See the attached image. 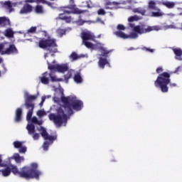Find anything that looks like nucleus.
Masks as SVG:
<instances>
[{
	"label": "nucleus",
	"instance_id": "nucleus-3",
	"mask_svg": "<svg viewBox=\"0 0 182 182\" xmlns=\"http://www.w3.org/2000/svg\"><path fill=\"white\" fill-rule=\"evenodd\" d=\"M81 38L82 39V45H85L88 49L91 50H97L102 53V56H107L109 53V50L105 47V44L102 43H97L93 44L90 41H95V34L90 31H85L81 33Z\"/></svg>",
	"mask_w": 182,
	"mask_h": 182
},
{
	"label": "nucleus",
	"instance_id": "nucleus-45",
	"mask_svg": "<svg viewBox=\"0 0 182 182\" xmlns=\"http://www.w3.org/2000/svg\"><path fill=\"white\" fill-rule=\"evenodd\" d=\"M98 15H105L106 11L103 9H100L97 11Z\"/></svg>",
	"mask_w": 182,
	"mask_h": 182
},
{
	"label": "nucleus",
	"instance_id": "nucleus-15",
	"mask_svg": "<svg viewBox=\"0 0 182 182\" xmlns=\"http://www.w3.org/2000/svg\"><path fill=\"white\" fill-rule=\"evenodd\" d=\"M24 2L26 4H34V2H36L37 4H46L48 6H50V8H53V9H56V4H54L49 1H46L45 0H25Z\"/></svg>",
	"mask_w": 182,
	"mask_h": 182
},
{
	"label": "nucleus",
	"instance_id": "nucleus-31",
	"mask_svg": "<svg viewBox=\"0 0 182 182\" xmlns=\"http://www.w3.org/2000/svg\"><path fill=\"white\" fill-rule=\"evenodd\" d=\"M142 18H141L137 15H134V16H132L129 17L128 22H134V21H140Z\"/></svg>",
	"mask_w": 182,
	"mask_h": 182
},
{
	"label": "nucleus",
	"instance_id": "nucleus-48",
	"mask_svg": "<svg viewBox=\"0 0 182 182\" xmlns=\"http://www.w3.org/2000/svg\"><path fill=\"white\" fill-rule=\"evenodd\" d=\"M87 8H92V1H87Z\"/></svg>",
	"mask_w": 182,
	"mask_h": 182
},
{
	"label": "nucleus",
	"instance_id": "nucleus-40",
	"mask_svg": "<svg viewBox=\"0 0 182 182\" xmlns=\"http://www.w3.org/2000/svg\"><path fill=\"white\" fill-rule=\"evenodd\" d=\"M70 59H73V60H76V59H79V55H77V54H76L75 53H73L70 55Z\"/></svg>",
	"mask_w": 182,
	"mask_h": 182
},
{
	"label": "nucleus",
	"instance_id": "nucleus-30",
	"mask_svg": "<svg viewBox=\"0 0 182 182\" xmlns=\"http://www.w3.org/2000/svg\"><path fill=\"white\" fill-rule=\"evenodd\" d=\"M57 19H63V21H65L67 23H69L72 21L70 17H67L65 14H60Z\"/></svg>",
	"mask_w": 182,
	"mask_h": 182
},
{
	"label": "nucleus",
	"instance_id": "nucleus-13",
	"mask_svg": "<svg viewBox=\"0 0 182 182\" xmlns=\"http://www.w3.org/2000/svg\"><path fill=\"white\" fill-rule=\"evenodd\" d=\"M9 168L10 171H11L14 176H18V177H21V178H25L26 166L22 168L21 171H19L18 167L15 165H9Z\"/></svg>",
	"mask_w": 182,
	"mask_h": 182
},
{
	"label": "nucleus",
	"instance_id": "nucleus-50",
	"mask_svg": "<svg viewBox=\"0 0 182 182\" xmlns=\"http://www.w3.org/2000/svg\"><path fill=\"white\" fill-rule=\"evenodd\" d=\"M181 69V67H178L176 68V69L175 70V71L173 72V73H177Z\"/></svg>",
	"mask_w": 182,
	"mask_h": 182
},
{
	"label": "nucleus",
	"instance_id": "nucleus-52",
	"mask_svg": "<svg viewBox=\"0 0 182 182\" xmlns=\"http://www.w3.org/2000/svg\"><path fill=\"white\" fill-rule=\"evenodd\" d=\"M44 58L46 59V58H48V54H45Z\"/></svg>",
	"mask_w": 182,
	"mask_h": 182
},
{
	"label": "nucleus",
	"instance_id": "nucleus-33",
	"mask_svg": "<svg viewBox=\"0 0 182 182\" xmlns=\"http://www.w3.org/2000/svg\"><path fill=\"white\" fill-rule=\"evenodd\" d=\"M0 25H11V22L6 17H0Z\"/></svg>",
	"mask_w": 182,
	"mask_h": 182
},
{
	"label": "nucleus",
	"instance_id": "nucleus-42",
	"mask_svg": "<svg viewBox=\"0 0 182 182\" xmlns=\"http://www.w3.org/2000/svg\"><path fill=\"white\" fill-rule=\"evenodd\" d=\"M66 31L63 30V29H58L57 30V33H58V35L60 36H63V35H65Z\"/></svg>",
	"mask_w": 182,
	"mask_h": 182
},
{
	"label": "nucleus",
	"instance_id": "nucleus-47",
	"mask_svg": "<svg viewBox=\"0 0 182 182\" xmlns=\"http://www.w3.org/2000/svg\"><path fill=\"white\" fill-rule=\"evenodd\" d=\"M163 70H164L163 69V68L159 67V68H156V73H158L159 75H160V73H161V72H163Z\"/></svg>",
	"mask_w": 182,
	"mask_h": 182
},
{
	"label": "nucleus",
	"instance_id": "nucleus-38",
	"mask_svg": "<svg viewBox=\"0 0 182 182\" xmlns=\"http://www.w3.org/2000/svg\"><path fill=\"white\" fill-rule=\"evenodd\" d=\"M75 73V71L73 70H70L68 71V74L65 75V79H70L72 77V75Z\"/></svg>",
	"mask_w": 182,
	"mask_h": 182
},
{
	"label": "nucleus",
	"instance_id": "nucleus-34",
	"mask_svg": "<svg viewBox=\"0 0 182 182\" xmlns=\"http://www.w3.org/2000/svg\"><path fill=\"white\" fill-rule=\"evenodd\" d=\"M105 8L107 9H113L114 8V2L107 1Z\"/></svg>",
	"mask_w": 182,
	"mask_h": 182
},
{
	"label": "nucleus",
	"instance_id": "nucleus-56",
	"mask_svg": "<svg viewBox=\"0 0 182 182\" xmlns=\"http://www.w3.org/2000/svg\"><path fill=\"white\" fill-rule=\"evenodd\" d=\"M0 77H1V71H0Z\"/></svg>",
	"mask_w": 182,
	"mask_h": 182
},
{
	"label": "nucleus",
	"instance_id": "nucleus-17",
	"mask_svg": "<svg viewBox=\"0 0 182 182\" xmlns=\"http://www.w3.org/2000/svg\"><path fill=\"white\" fill-rule=\"evenodd\" d=\"M22 4V1L17 3H11V1H5L4 6L6 9H8L9 12H12L14 9L12 6H18V5Z\"/></svg>",
	"mask_w": 182,
	"mask_h": 182
},
{
	"label": "nucleus",
	"instance_id": "nucleus-54",
	"mask_svg": "<svg viewBox=\"0 0 182 182\" xmlns=\"http://www.w3.org/2000/svg\"><path fill=\"white\" fill-rule=\"evenodd\" d=\"M102 36V35H99L98 36H97V38H100Z\"/></svg>",
	"mask_w": 182,
	"mask_h": 182
},
{
	"label": "nucleus",
	"instance_id": "nucleus-24",
	"mask_svg": "<svg viewBox=\"0 0 182 182\" xmlns=\"http://www.w3.org/2000/svg\"><path fill=\"white\" fill-rule=\"evenodd\" d=\"M161 5H164V6H166L168 8V9H173L174 6H176V3L174 1H161Z\"/></svg>",
	"mask_w": 182,
	"mask_h": 182
},
{
	"label": "nucleus",
	"instance_id": "nucleus-25",
	"mask_svg": "<svg viewBox=\"0 0 182 182\" xmlns=\"http://www.w3.org/2000/svg\"><path fill=\"white\" fill-rule=\"evenodd\" d=\"M132 12H134V14H140V15H142V16H146L147 11H146L144 9H142L141 7H139L134 9Z\"/></svg>",
	"mask_w": 182,
	"mask_h": 182
},
{
	"label": "nucleus",
	"instance_id": "nucleus-6",
	"mask_svg": "<svg viewBox=\"0 0 182 182\" xmlns=\"http://www.w3.org/2000/svg\"><path fill=\"white\" fill-rule=\"evenodd\" d=\"M36 168H38V164L36 163L31 164L30 167L26 166V175L24 178L26 180L31 178H36V180H39V177H41L43 173Z\"/></svg>",
	"mask_w": 182,
	"mask_h": 182
},
{
	"label": "nucleus",
	"instance_id": "nucleus-8",
	"mask_svg": "<svg viewBox=\"0 0 182 182\" xmlns=\"http://www.w3.org/2000/svg\"><path fill=\"white\" fill-rule=\"evenodd\" d=\"M27 121L28 122V124L26 129L28 132V134L32 135L33 140H38L39 139V134L35 133V125H33V124L41 126L43 123L42 121H38L36 117H33L32 119L30 118Z\"/></svg>",
	"mask_w": 182,
	"mask_h": 182
},
{
	"label": "nucleus",
	"instance_id": "nucleus-39",
	"mask_svg": "<svg viewBox=\"0 0 182 182\" xmlns=\"http://www.w3.org/2000/svg\"><path fill=\"white\" fill-rule=\"evenodd\" d=\"M36 32V27H31L30 29L28 30L27 33L25 34L29 35V33H35Z\"/></svg>",
	"mask_w": 182,
	"mask_h": 182
},
{
	"label": "nucleus",
	"instance_id": "nucleus-5",
	"mask_svg": "<svg viewBox=\"0 0 182 182\" xmlns=\"http://www.w3.org/2000/svg\"><path fill=\"white\" fill-rule=\"evenodd\" d=\"M39 48H41V49H48L51 56H53V53H57L58 52L56 41L50 38L47 40H41L39 42Z\"/></svg>",
	"mask_w": 182,
	"mask_h": 182
},
{
	"label": "nucleus",
	"instance_id": "nucleus-28",
	"mask_svg": "<svg viewBox=\"0 0 182 182\" xmlns=\"http://www.w3.org/2000/svg\"><path fill=\"white\" fill-rule=\"evenodd\" d=\"M74 82H75V83H82V82H83V79L82 78V76H80V73H77L75 74Z\"/></svg>",
	"mask_w": 182,
	"mask_h": 182
},
{
	"label": "nucleus",
	"instance_id": "nucleus-44",
	"mask_svg": "<svg viewBox=\"0 0 182 182\" xmlns=\"http://www.w3.org/2000/svg\"><path fill=\"white\" fill-rule=\"evenodd\" d=\"M117 29H118V31H124L126 29V27H124V26H123L122 24H119L117 27Z\"/></svg>",
	"mask_w": 182,
	"mask_h": 182
},
{
	"label": "nucleus",
	"instance_id": "nucleus-7",
	"mask_svg": "<svg viewBox=\"0 0 182 182\" xmlns=\"http://www.w3.org/2000/svg\"><path fill=\"white\" fill-rule=\"evenodd\" d=\"M38 97L36 95H31L28 92H24V99L26 100L25 105L26 109H28V112L26 116V120H29L33 114V109H35V105L32 103V101L36 100Z\"/></svg>",
	"mask_w": 182,
	"mask_h": 182
},
{
	"label": "nucleus",
	"instance_id": "nucleus-14",
	"mask_svg": "<svg viewBox=\"0 0 182 182\" xmlns=\"http://www.w3.org/2000/svg\"><path fill=\"white\" fill-rule=\"evenodd\" d=\"M65 9H64L65 14H83L86 12V11L80 10L77 8H75V5H71L68 7H64ZM66 9H70L69 11L66 10Z\"/></svg>",
	"mask_w": 182,
	"mask_h": 182
},
{
	"label": "nucleus",
	"instance_id": "nucleus-35",
	"mask_svg": "<svg viewBox=\"0 0 182 182\" xmlns=\"http://www.w3.org/2000/svg\"><path fill=\"white\" fill-rule=\"evenodd\" d=\"M35 11L36 14H43L45 12V10H43V7H42L41 6H37Z\"/></svg>",
	"mask_w": 182,
	"mask_h": 182
},
{
	"label": "nucleus",
	"instance_id": "nucleus-53",
	"mask_svg": "<svg viewBox=\"0 0 182 182\" xmlns=\"http://www.w3.org/2000/svg\"><path fill=\"white\" fill-rule=\"evenodd\" d=\"M2 62H3V60L2 58H0V63H2Z\"/></svg>",
	"mask_w": 182,
	"mask_h": 182
},
{
	"label": "nucleus",
	"instance_id": "nucleus-12",
	"mask_svg": "<svg viewBox=\"0 0 182 182\" xmlns=\"http://www.w3.org/2000/svg\"><path fill=\"white\" fill-rule=\"evenodd\" d=\"M50 77L52 82H62L63 79L62 78H58L56 76H52L51 74L48 73V72H46L43 73L41 77H39V79L43 83V85H48L49 83V78Z\"/></svg>",
	"mask_w": 182,
	"mask_h": 182
},
{
	"label": "nucleus",
	"instance_id": "nucleus-55",
	"mask_svg": "<svg viewBox=\"0 0 182 182\" xmlns=\"http://www.w3.org/2000/svg\"><path fill=\"white\" fill-rule=\"evenodd\" d=\"M18 33H22V32H21V31H18Z\"/></svg>",
	"mask_w": 182,
	"mask_h": 182
},
{
	"label": "nucleus",
	"instance_id": "nucleus-22",
	"mask_svg": "<svg viewBox=\"0 0 182 182\" xmlns=\"http://www.w3.org/2000/svg\"><path fill=\"white\" fill-rule=\"evenodd\" d=\"M106 65H108V66H110L109 65V61H107V60L103 58H100V60L98 62L99 68H100V69H105V66H106Z\"/></svg>",
	"mask_w": 182,
	"mask_h": 182
},
{
	"label": "nucleus",
	"instance_id": "nucleus-49",
	"mask_svg": "<svg viewBox=\"0 0 182 182\" xmlns=\"http://www.w3.org/2000/svg\"><path fill=\"white\" fill-rule=\"evenodd\" d=\"M120 5V4L117 3V2H114V6H115V8H122V6H119Z\"/></svg>",
	"mask_w": 182,
	"mask_h": 182
},
{
	"label": "nucleus",
	"instance_id": "nucleus-21",
	"mask_svg": "<svg viewBox=\"0 0 182 182\" xmlns=\"http://www.w3.org/2000/svg\"><path fill=\"white\" fill-rule=\"evenodd\" d=\"M155 11H152L151 14V16H152V18H160V16H164V14L160 9L158 8L155 9Z\"/></svg>",
	"mask_w": 182,
	"mask_h": 182
},
{
	"label": "nucleus",
	"instance_id": "nucleus-46",
	"mask_svg": "<svg viewBox=\"0 0 182 182\" xmlns=\"http://www.w3.org/2000/svg\"><path fill=\"white\" fill-rule=\"evenodd\" d=\"M2 68H3V70H2V73L4 75H5V73H6V72H8V69L6 68V66H5V64H2Z\"/></svg>",
	"mask_w": 182,
	"mask_h": 182
},
{
	"label": "nucleus",
	"instance_id": "nucleus-27",
	"mask_svg": "<svg viewBox=\"0 0 182 182\" xmlns=\"http://www.w3.org/2000/svg\"><path fill=\"white\" fill-rule=\"evenodd\" d=\"M11 159L15 160L16 163H22L25 160L23 156H19V154H14Z\"/></svg>",
	"mask_w": 182,
	"mask_h": 182
},
{
	"label": "nucleus",
	"instance_id": "nucleus-10",
	"mask_svg": "<svg viewBox=\"0 0 182 182\" xmlns=\"http://www.w3.org/2000/svg\"><path fill=\"white\" fill-rule=\"evenodd\" d=\"M48 63V68L51 72H58L59 73H65V72H67V70H69V66H68V64H57L56 61H53V64L49 63V61L47 60Z\"/></svg>",
	"mask_w": 182,
	"mask_h": 182
},
{
	"label": "nucleus",
	"instance_id": "nucleus-43",
	"mask_svg": "<svg viewBox=\"0 0 182 182\" xmlns=\"http://www.w3.org/2000/svg\"><path fill=\"white\" fill-rule=\"evenodd\" d=\"M142 50H146V52H150L151 53H153L154 52V49L149 48L147 47H143Z\"/></svg>",
	"mask_w": 182,
	"mask_h": 182
},
{
	"label": "nucleus",
	"instance_id": "nucleus-18",
	"mask_svg": "<svg viewBox=\"0 0 182 182\" xmlns=\"http://www.w3.org/2000/svg\"><path fill=\"white\" fill-rule=\"evenodd\" d=\"M32 6L29 4H26L23 6V8L20 10L19 14L21 15H25L26 14H31L32 11Z\"/></svg>",
	"mask_w": 182,
	"mask_h": 182
},
{
	"label": "nucleus",
	"instance_id": "nucleus-51",
	"mask_svg": "<svg viewBox=\"0 0 182 182\" xmlns=\"http://www.w3.org/2000/svg\"><path fill=\"white\" fill-rule=\"evenodd\" d=\"M70 6H72V5H75L73 4H75V0H70Z\"/></svg>",
	"mask_w": 182,
	"mask_h": 182
},
{
	"label": "nucleus",
	"instance_id": "nucleus-23",
	"mask_svg": "<svg viewBox=\"0 0 182 182\" xmlns=\"http://www.w3.org/2000/svg\"><path fill=\"white\" fill-rule=\"evenodd\" d=\"M4 167L6 168L0 170V173L3 176V177H8L9 176H11V168H9V166L6 165V166Z\"/></svg>",
	"mask_w": 182,
	"mask_h": 182
},
{
	"label": "nucleus",
	"instance_id": "nucleus-36",
	"mask_svg": "<svg viewBox=\"0 0 182 182\" xmlns=\"http://www.w3.org/2000/svg\"><path fill=\"white\" fill-rule=\"evenodd\" d=\"M36 114L38 117H43V116H46V112L44 109H40L37 111Z\"/></svg>",
	"mask_w": 182,
	"mask_h": 182
},
{
	"label": "nucleus",
	"instance_id": "nucleus-29",
	"mask_svg": "<svg viewBox=\"0 0 182 182\" xmlns=\"http://www.w3.org/2000/svg\"><path fill=\"white\" fill-rule=\"evenodd\" d=\"M156 3L155 1H149V3H148V8H149V9H151L152 11H155V9H159V8L157 7V6H156Z\"/></svg>",
	"mask_w": 182,
	"mask_h": 182
},
{
	"label": "nucleus",
	"instance_id": "nucleus-19",
	"mask_svg": "<svg viewBox=\"0 0 182 182\" xmlns=\"http://www.w3.org/2000/svg\"><path fill=\"white\" fill-rule=\"evenodd\" d=\"M86 22H87L88 23H96V22H99L100 23H101V25H105V21L100 18H97L96 21H84L83 20L80 19L78 21H77V25H83V23H86Z\"/></svg>",
	"mask_w": 182,
	"mask_h": 182
},
{
	"label": "nucleus",
	"instance_id": "nucleus-1",
	"mask_svg": "<svg viewBox=\"0 0 182 182\" xmlns=\"http://www.w3.org/2000/svg\"><path fill=\"white\" fill-rule=\"evenodd\" d=\"M55 103H62L64 105L57 110V114H50L48 117L50 120L57 126H66V122L71 114H73V110L79 112L83 107V102L77 99L75 95L68 97L63 96V88L59 87L55 89V96L53 97Z\"/></svg>",
	"mask_w": 182,
	"mask_h": 182
},
{
	"label": "nucleus",
	"instance_id": "nucleus-41",
	"mask_svg": "<svg viewBox=\"0 0 182 182\" xmlns=\"http://www.w3.org/2000/svg\"><path fill=\"white\" fill-rule=\"evenodd\" d=\"M0 167H6V163L2 160V155L0 154Z\"/></svg>",
	"mask_w": 182,
	"mask_h": 182
},
{
	"label": "nucleus",
	"instance_id": "nucleus-2",
	"mask_svg": "<svg viewBox=\"0 0 182 182\" xmlns=\"http://www.w3.org/2000/svg\"><path fill=\"white\" fill-rule=\"evenodd\" d=\"M129 27L132 29V33L129 35L119 31L115 32L116 36L121 38V39H137L139 35L149 33V32H152V31H157V26H146L144 24L135 26L134 23H129Z\"/></svg>",
	"mask_w": 182,
	"mask_h": 182
},
{
	"label": "nucleus",
	"instance_id": "nucleus-4",
	"mask_svg": "<svg viewBox=\"0 0 182 182\" xmlns=\"http://www.w3.org/2000/svg\"><path fill=\"white\" fill-rule=\"evenodd\" d=\"M170 73L164 72L159 75L156 80L154 81V85L156 87H159L162 93H167V92H168V85H169L171 87H176V86H177L176 83H171V79H170Z\"/></svg>",
	"mask_w": 182,
	"mask_h": 182
},
{
	"label": "nucleus",
	"instance_id": "nucleus-32",
	"mask_svg": "<svg viewBox=\"0 0 182 182\" xmlns=\"http://www.w3.org/2000/svg\"><path fill=\"white\" fill-rule=\"evenodd\" d=\"M14 31L11 28H8L4 31V35L6 38H14Z\"/></svg>",
	"mask_w": 182,
	"mask_h": 182
},
{
	"label": "nucleus",
	"instance_id": "nucleus-9",
	"mask_svg": "<svg viewBox=\"0 0 182 182\" xmlns=\"http://www.w3.org/2000/svg\"><path fill=\"white\" fill-rule=\"evenodd\" d=\"M38 132H40L44 140H48V142L45 141L43 144V149L45 151H46L49 146H50V144H53V141L56 140V136L48 135V132H46V129L42 127H41V128L38 129Z\"/></svg>",
	"mask_w": 182,
	"mask_h": 182
},
{
	"label": "nucleus",
	"instance_id": "nucleus-37",
	"mask_svg": "<svg viewBox=\"0 0 182 182\" xmlns=\"http://www.w3.org/2000/svg\"><path fill=\"white\" fill-rule=\"evenodd\" d=\"M49 97H50V95L43 96L41 97V102L39 104V106H41V107H42L43 106V103H45V100H46V99H49Z\"/></svg>",
	"mask_w": 182,
	"mask_h": 182
},
{
	"label": "nucleus",
	"instance_id": "nucleus-16",
	"mask_svg": "<svg viewBox=\"0 0 182 182\" xmlns=\"http://www.w3.org/2000/svg\"><path fill=\"white\" fill-rule=\"evenodd\" d=\"M15 149H18V152L23 154L26 153L27 148L23 145V142L16 141L13 143Z\"/></svg>",
	"mask_w": 182,
	"mask_h": 182
},
{
	"label": "nucleus",
	"instance_id": "nucleus-11",
	"mask_svg": "<svg viewBox=\"0 0 182 182\" xmlns=\"http://www.w3.org/2000/svg\"><path fill=\"white\" fill-rule=\"evenodd\" d=\"M1 55H11L12 53H18L16 47L14 45H10L8 43H3L0 44Z\"/></svg>",
	"mask_w": 182,
	"mask_h": 182
},
{
	"label": "nucleus",
	"instance_id": "nucleus-20",
	"mask_svg": "<svg viewBox=\"0 0 182 182\" xmlns=\"http://www.w3.org/2000/svg\"><path fill=\"white\" fill-rule=\"evenodd\" d=\"M173 50L175 54V59L182 60V50L181 48H173Z\"/></svg>",
	"mask_w": 182,
	"mask_h": 182
},
{
	"label": "nucleus",
	"instance_id": "nucleus-26",
	"mask_svg": "<svg viewBox=\"0 0 182 182\" xmlns=\"http://www.w3.org/2000/svg\"><path fill=\"white\" fill-rule=\"evenodd\" d=\"M22 120V109L18 108L16 110L15 122H21Z\"/></svg>",
	"mask_w": 182,
	"mask_h": 182
}]
</instances>
